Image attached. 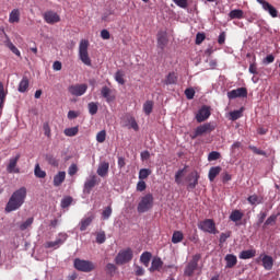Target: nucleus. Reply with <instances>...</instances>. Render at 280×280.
<instances>
[{
    "instance_id": "1",
    "label": "nucleus",
    "mask_w": 280,
    "mask_h": 280,
    "mask_svg": "<svg viewBox=\"0 0 280 280\" xmlns=\"http://www.w3.org/2000/svg\"><path fill=\"white\" fill-rule=\"evenodd\" d=\"M25 198H27V188L21 187L20 189L13 191L9 201L5 205V213H12V211H19L20 208L25 205Z\"/></svg>"
},
{
    "instance_id": "2",
    "label": "nucleus",
    "mask_w": 280,
    "mask_h": 280,
    "mask_svg": "<svg viewBox=\"0 0 280 280\" xmlns=\"http://www.w3.org/2000/svg\"><path fill=\"white\" fill-rule=\"evenodd\" d=\"M79 58L83 65H86V67H91V57H89V40L88 39H81L79 44Z\"/></svg>"
},
{
    "instance_id": "3",
    "label": "nucleus",
    "mask_w": 280,
    "mask_h": 280,
    "mask_svg": "<svg viewBox=\"0 0 280 280\" xmlns=\"http://www.w3.org/2000/svg\"><path fill=\"white\" fill-rule=\"evenodd\" d=\"M198 229L203 233H209L210 235H217L218 228L215 226V221L213 219H206L198 223Z\"/></svg>"
},
{
    "instance_id": "4",
    "label": "nucleus",
    "mask_w": 280,
    "mask_h": 280,
    "mask_svg": "<svg viewBox=\"0 0 280 280\" xmlns=\"http://www.w3.org/2000/svg\"><path fill=\"white\" fill-rule=\"evenodd\" d=\"M154 205V197L152 194H147L140 202L138 203V213H145L147 211H150Z\"/></svg>"
},
{
    "instance_id": "5",
    "label": "nucleus",
    "mask_w": 280,
    "mask_h": 280,
    "mask_svg": "<svg viewBox=\"0 0 280 280\" xmlns=\"http://www.w3.org/2000/svg\"><path fill=\"white\" fill-rule=\"evenodd\" d=\"M74 268L79 272H93L95 269V264L91 260H82L80 258L74 259Z\"/></svg>"
},
{
    "instance_id": "6",
    "label": "nucleus",
    "mask_w": 280,
    "mask_h": 280,
    "mask_svg": "<svg viewBox=\"0 0 280 280\" xmlns=\"http://www.w3.org/2000/svg\"><path fill=\"white\" fill-rule=\"evenodd\" d=\"M132 257H133L132 249L127 248V249L120 250L117 254L115 261L117 266H124V264H128L132 261Z\"/></svg>"
},
{
    "instance_id": "7",
    "label": "nucleus",
    "mask_w": 280,
    "mask_h": 280,
    "mask_svg": "<svg viewBox=\"0 0 280 280\" xmlns=\"http://www.w3.org/2000/svg\"><path fill=\"white\" fill-rule=\"evenodd\" d=\"M198 261H200V255H195L192 259L185 267V270H184L185 277H194V272L198 270Z\"/></svg>"
},
{
    "instance_id": "8",
    "label": "nucleus",
    "mask_w": 280,
    "mask_h": 280,
    "mask_svg": "<svg viewBox=\"0 0 280 280\" xmlns=\"http://www.w3.org/2000/svg\"><path fill=\"white\" fill-rule=\"evenodd\" d=\"M21 160V153H18L15 156L10 158L7 165L8 174H21V168L18 167L19 161Z\"/></svg>"
},
{
    "instance_id": "9",
    "label": "nucleus",
    "mask_w": 280,
    "mask_h": 280,
    "mask_svg": "<svg viewBox=\"0 0 280 280\" xmlns=\"http://www.w3.org/2000/svg\"><path fill=\"white\" fill-rule=\"evenodd\" d=\"M88 89H89V85H86L85 83L74 84L68 88V92L71 95H74V97H82V95L86 93Z\"/></svg>"
},
{
    "instance_id": "10",
    "label": "nucleus",
    "mask_w": 280,
    "mask_h": 280,
    "mask_svg": "<svg viewBox=\"0 0 280 280\" xmlns=\"http://www.w3.org/2000/svg\"><path fill=\"white\" fill-rule=\"evenodd\" d=\"M96 185H100V179H97V175H90V177L84 183L83 194H91Z\"/></svg>"
},
{
    "instance_id": "11",
    "label": "nucleus",
    "mask_w": 280,
    "mask_h": 280,
    "mask_svg": "<svg viewBox=\"0 0 280 280\" xmlns=\"http://www.w3.org/2000/svg\"><path fill=\"white\" fill-rule=\"evenodd\" d=\"M43 19L48 25H56L60 23V15L54 10H48L43 14Z\"/></svg>"
},
{
    "instance_id": "12",
    "label": "nucleus",
    "mask_w": 280,
    "mask_h": 280,
    "mask_svg": "<svg viewBox=\"0 0 280 280\" xmlns=\"http://www.w3.org/2000/svg\"><path fill=\"white\" fill-rule=\"evenodd\" d=\"M257 2L262 7V10H265V12H268V14L271 15L272 19H277V16H279V11L277 10V8L270 4V2L266 0H257Z\"/></svg>"
},
{
    "instance_id": "13",
    "label": "nucleus",
    "mask_w": 280,
    "mask_h": 280,
    "mask_svg": "<svg viewBox=\"0 0 280 280\" xmlns=\"http://www.w3.org/2000/svg\"><path fill=\"white\" fill-rule=\"evenodd\" d=\"M229 100H237V97H248V90L246 88H237L228 92Z\"/></svg>"
},
{
    "instance_id": "14",
    "label": "nucleus",
    "mask_w": 280,
    "mask_h": 280,
    "mask_svg": "<svg viewBox=\"0 0 280 280\" xmlns=\"http://www.w3.org/2000/svg\"><path fill=\"white\" fill-rule=\"evenodd\" d=\"M196 130L197 133L202 137V135H210V132H213V130H215V125L212 122H206L201 126H198Z\"/></svg>"
},
{
    "instance_id": "15",
    "label": "nucleus",
    "mask_w": 280,
    "mask_h": 280,
    "mask_svg": "<svg viewBox=\"0 0 280 280\" xmlns=\"http://www.w3.org/2000/svg\"><path fill=\"white\" fill-rule=\"evenodd\" d=\"M211 117V110L207 106H202L196 115V119L198 124H202V121H207V118Z\"/></svg>"
},
{
    "instance_id": "16",
    "label": "nucleus",
    "mask_w": 280,
    "mask_h": 280,
    "mask_svg": "<svg viewBox=\"0 0 280 280\" xmlns=\"http://www.w3.org/2000/svg\"><path fill=\"white\" fill-rule=\"evenodd\" d=\"M109 170H110V163L106 161H102L98 163L96 173L101 176V178H106V176H108Z\"/></svg>"
},
{
    "instance_id": "17",
    "label": "nucleus",
    "mask_w": 280,
    "mask_h": 280,
    "mask_svg": "<svg viewBox=\"0 0 280 280\" xmlns=\"http://www.w3.org/2000/svg\"><path fill=\"white\" fill-rule=\"evenodd\" d=\"M156 38L159 49H165V47H167V43H170V40L167 39V32L160 31L156 35Z\"/></svg>"
},
{
    "instance_id": "18",
    "label": "nucleus",
    "mask_w": 280,
    "mask_h": 280,
    "mask_svg": "<svg viewBox=\"0 0 280 280\" xmlns=\"http://www.w3.org/2000/svg\"><path fill=\"white\" fill-rule=\"evenodd\" d=\"M95 220V214L89 213L88 217L83 218L79 224L80 231H86L91 224H93V221Z\"/></svg>"
},
{
    "instance_id": "19",
    "label": "nucleus",
    "mask_w": 280,
    "mask_h": 280,
    "mask_svg": "<svg viewBox=\"0 0 280 280\" xmlns=\"http://www.w3.org/2000/svg\"><path fill=\"white\" fill-rule=\"evenodd\" d=\"M101 95L102 97H104L107 104H110V102H115V94H113L110 88L106 85L101 89Z\"/></svg>"
},
{
    "instance_id": "20",
    "label": "nucleus",
    "mask_w": 280,
    "mask_h": 280,
    "mask_svg": "<svg viewBox=\"0 0 280 280\" xmlns=\"http://www.w3.org/2000/svg\"><path fill=\"white\" fill-rule=\"evenodd\" d=\"M199 178H200V175L198 174V172L196 171L191 172L187 177L188 189H196Z\"/></svg>"
},
{
    "instance_id": "21",
    "label": "nucleus",
    "mask_w": 280,
    "mask_h": 280,
    "mask_svg": "<svg viewBox=\"0 0 280 280\" xmlns=\"http://www.w3.org/2000/svg\"><path fill=\"white\" fill-rule=\"evenodd\" d=\"M67 242V234H59V237L55 242H47L46 248H58L62 246V243Z\"/></svg>"
},
{
    "instance_id": "22",
    "label": "nucleus",
    "mask_w": 280,
    "mask_h": 280,
    "mask_svg": "<svg viewBox=\"0 0 280 280\" xmlns=\"http://www.w3.org/2000/svg\"><path fill=\"white\" fill-rule=\"evenodd\" d=\"M66 178H67V173L65 171L58 172L54 176V180H52L54 187H60V185H62V183H65Z\"/></svg>"
},
{
    "instance_id": "23",
    "label": "nucleus",
    "mask_w": 280,
    "mask_h": 280,
    "mask_svg": "<svg viewBox=\"0 0 280 280\" xmlns=\"http://www.w3.org/2000/svg\"><path fill=\"white\" fill-rule=\"evenodd\" d=\"M163 268V260L160 257L152 259L151 267L149 268L150 272H156Z\"/></svg>"
},
{
    "instance_id": "24",
    "label": "nucleus",
    "mask_w": 280,
    "mask_h": 280,
    "mask_svg": "<svg viewBox=\"0 0 280 280\" xmlns=\"http://www.w3.org/2000/svg\"><path fill=\"white\" fill-rule=\"evenodd\" d=\"M4 45H5V47H8V49H10V51H12V54H14L19 58H21V50H19V48H16V46H14L12 40H10V37L7 36V39L4 40Z\"/></svg>"
},
{
    "instance_id": "25",
    "label": "nucleus",
    "mask_w": 280,
    "mask_h": 280,
    "mask_svg": "<svg viewBox=\"0 0 280 280\" xmlns=\"http://www.w3.org/2000/svg\"><path fill=\"white\" fill-rule=\"evenodd\" d=\"M226 266L225 268H235L237 266V256L233 254H228L225 256Z\"/></svg>"
},
{
    "instance_id": "26",
    "label": "nucleus",
    "mask_w": 280,
    "mask_h": 280,
    "mask_svg": "<svg viewBox=\"0 0 280 280\" xmlns=\"http://www.w3.org/2000/svg\"><path fill=\"white\" fill-rule=\"evenodd\" d=\"M220 172H222V167L220 166H212L209 170V174H208V178L211 183H213V180H215V177L220 175Z\"/></svg>"
},
{
    "instance_id": "27",
    "label": "nucleus",
    "mask_w": 280,
    "mask_h": 280,
    "mask_svg": "<svg viewBox=\"0 0 280 280\" xmlns=\"http://www.w3.org/2000/svg\"><path fill=\"white\" fill-rule=\"evenodd\" d=\"M275 266V260L272 259V256L265 255L262 257V267L265 270H270Z\"/></svg>"
},
{
    "instance_id": "28",
    "label": "nucleus",
    "mask_w": 280,
    "mask_h": 280,
    "mask_svg": "<svg viewBox=\"0 0 280 280\" xmlns=\"http://www.w3.org/2000/svg\"><path fill=\"white\" fill-rule=\"evenodd\" d=\"M21 21V11L13 9L9 15V23H19Z\"/></svg>"
},
{
    "instance_id": "29",
    "label": "nucleus",
    "mask_w": 280,
    "mask_h": 280,
    "mask_svg": "<svg viewBox=\"0 0 280 280\" xmlns=\"http://www.w3.org/2000/svg\"><path fill=\"white\" fill-rule=\"evenodd\" d=\"M27 89H30V79H27V77H23L19 84L18 91L20 93H26Z\"/></svg>"
},
{
    "instance_id": "30",
    "label": "nucleus",
    "mask_w": 280,
    "mask_h": 280,
    "mask_svg": "<svg viewBox=\"0 0 280 280\" xmlns=\"http://www.w3.org/2000/svg\"><path fill=\"white\" fill-rule=\"evenodd\" d=\"M242 218H244V212L241 210H233L230 214L231 222H241Z\"/></svg>"
},
{
    "instance_id": "31",
    "label": "nucleus",
    "mask_w": 280,
    "mask_h": 280,
    "mask_svg": "<svg viewBox=\"0 0 280 280\" xmlns=\"http://www.w3.org/2000/svg\"><path fill=\"white\" fill-rule=\"evenodd\" d=\"M257 255V250L255 249H247L240 253V259H253Z\"/></svg>"
},
{
    "instance_id": "32",
    "label": "nucleus",
    "mask_w": 280,
    "mask_h": 280,
    "mask_svg": "<svg viewBox=\"0 0 280 280\" xmlns=\"http://www.w3.org/2000/svg\"><path fill=\"white\" fill-rule=\"evenodd\" d=\"M151 259H152V253H150V252H144L140 256V261H141V264H143V266H145V268H148V266H150Z\"/></svg>"
},
{
    "instance_id": "33",
    "label": "nucleus",
    "mask_w": 280,
    "mask_h": 280,
    "mask_svg": "<svg viewBox=\"0 0 280 280\" xmlns=\"http://www.w3.org/2000/svg\"><path fill=\"white\" fill-rule=\"evenodd\" d=\"M229 18L231 19V21L235 19H244V11L241 9H234L229 13Z\"/></svg>"
},
{
    "instance_id": "34",
    "label": "nucleus",
    "mask_w": 280,
    "mask_h": 280,
    "mask_svg": "<svg viewBox=\"0 0 280 280\" xmlns=\"http://www.w3.org/2000/svg\"><path fill=\"white\" fill-rule=\"evenodd\" d=\"M45 159L48 165H51L52 167H58V165H60V162L58 159H56V156H54V154H46Z\"/></svg>"
},
{
    "instance_id": "35",
    "label": "nucleus",
    "mask_w": 280,
    "mask_h": 280,
    "mask_svg": "<svg viewBox=\"0 0 280 280\" xmlns=\"http://www.w3.org/2000/svg\"><path fill=\"white\" fill-rule=\"evenodd\" d=\"M176 82H178V77L176 75V73L171 72L167 74L164 84L170 85V84H176Z\"/></svg>"
},
{
    "instance_id": "36",
    "label": "nucleus",
    "mask_w": 280,
    "mask_h": 280,
    "mask_svg": "<svg viewBox=\"0 0 280 280\" xmlns=\"http://www.w3.org/2000/svg\"><path fill=\"white\" fill-rule=\"evenodd\" d=\"M184 235H183V232H180V231H175L174 233H173V236H172V243L173 244H180V242H183V240H184Z\"/></svg>"
},
{
    "instance_id": "37",
    "label": "nucleus",
    "mask_w": 280,
    "mask_h": 280,
    "mask_svg": "<svg viewBox=\"0 0 280 280\" xmlns=\"http://www.w3.org/2000/svg\"><path fill=\"white\" fill-rule=\"evenodd\" d=\"M247 202H249V205H261V202H264V198L257 195H252L247 198Z\"/></svg>"
},
{
    "instance_id": "38",
    "label": "nucleus",
    "mask_w": 280,
    "mask_h": 280,
    "mask_svg": "<svg viewBox=\"0 0 280 280\" xmlns=\"http://www.w3.org/2000/svg\"><path fill=\"white\" fill-rule=\"evenodd\" d=\"M277 214H271L270 217H268V219L265 221L262 229H267V226H272L277 223Z\"/></svg>"
},
{
    "instance_id": "39",
    "label": "nucleus",
    "mask_w": 280,
    "mask_h": 280,
    "mask_svg": "<svg viewBox=\"0 0 280 280\" xmlns=\"http://www.w3.org/2000/svg\"><path fill=\"white\" fill-rule=\"evenodd\" d=\"M125 75H126V74L124 73V71L118 70V71L115 73V80H116V82H118V84H121V85L126 84V79H124Z\"/></svg>"
},
{
    "instance_id": "40",
    "label": "nucleus",
    "mask_w": 280,
    "mask_h": 280,
    "mask_svg": "<svg viewBox=\"0 0 280 280\" xmlns=\"http://www.w3.org/2000/svg\"><path fill=\"white\" fill-rule=\"evenodd\" d=\"M88 109L90 115H97V110H100V106L95 102H91L88 104Z\"/></svg>"
},
{
    "instance_id": "41",
    "label": "nucleus",
    "mask_w": 280,
    "mask_h": 280,
    "mask_svg": "<svg viewBox=\"0 0 280 280\" xmlns=\"http://www.w3.org/2000/svg\"><path fill=\"white\" fill-rule=\"evenodd\" d=\"M153 108H154V103H152V101H147L143 104V110H144L145 115H151Z\"/></svg>"
},
{
    "instance_id": "42",
    "label": "nucleus",
    "mask_w": 280,
    "mask_h": 280,
    "mask_svg": "<svg viewBox=\"0 0 280 280\" xmlns=\"http://www.w3.org/2000/svg\"><path fill=\"white\" fill-rule=\"evenodd\" d=\"M150 174H152V171L150 168H141L139 171V179L145 180V178H148V176H150Z\"/></svg>"
},
{
    "instance_id": "43",
    "label": "nucleus",
    "mask_w": 280,
    "mask_h": 280,
    "mask_svg": "<svg viewBox=\"0 0 280 280\" xmlns=\"http://www.w3.org/2000/svg\"><path fill=\"white\" fill-rule=\"evenodd\" d=\"M35 176L36 178H45L47 176V173L43 170H40V165L36 164L35 165Z\"/></svg>"
},
{
    "instance_id": "44",
    "label": "nucleus",
    "mask_w": 280,
    "mask_h": 280,
    "mask_svg": "<svg viewBox=\"0 0 280 280\" xmlns=\"http://www.w3.org/2000/svg\"><path fill=\"white\" fill-rule=\"evenodd\" d=\"M79 128L78 127H71V128H67L65 129V135L66 137H75V135H78L79 132Z\"/></svg>"
},
{
    "instance_id": "45",
    "label": "nucleus",
    "mask_w": 280,
    "mask_h": 280,
    "mask_svg": "<svg viewBox=\"0 0 280 280\" xmlns=\"http://www.w3.org/2000/svg\"><path fill=\"white\" fill-rule=\"evenodd\" d=\"M73 202V197L67 196L61 200V208L67 209L68 207H71V203Z\"/></svg>"
},
{
    "instance_id": "46",
    "label": "nucleus",
    "mask_w": 280,
    "mask_h": 280,
    "mask_svg": "<svg viewBox=\"0 0 280 280\" xmlns=\"http://www.w3.org/2000/svg\"><path fill=\"white\" fill-rule=\"evenodd\" d=\"M244 108H241L238 110H234L230 113V117L232 121H237V119L242 118V113Z\"/></svg>"
},
{
    "instance_id": "47",
    "label": "nucleus",
    "mask_w": 280,
    "mask_h": 280,
    "mask_svg": "<svg viewBox=\"0 0 280 280\" xmlns=\"http://www.w3.org/2000/svg\"><path fill=\"white\" fill-rule=\"evenodd\" d=\"M32 224H34V218H28L20 225V231H26V229H30V226H32Z\"/></svg>"
},
{
    "instance_id": "48",
    "label": "nucleus",
    "mask_w": 280,
    "mask_h": 280,
    "mask_svg": "<svg viewBox=\"0 0 280 280\" xmlns=\"http://www.w3.org/2000/svg\"><path fill=\"white\" fill-rule=\"evenodd\" d=\"M133 270L136 277H143V275H145V269L139 265H133Z\"/></svg>"
},
{
    "instance_id": "49",
    "label": "nucleus",
    "mask_w": 280,
    "mask_h": 280,
    "mask_svg": "<svg viewBox=\"0 0 280 280\" xmlns=\"http://www.w3.org/2000/svg\"><path fill=\"white\" fill-rule=\"evenodd\" d=\"M96 141L97 143H104L106 141V130H101L96 133Z\"/></svg>"
},
{
    "instance_id": "50",
    "label": "nucleus",
    "mask_w": 280,
    "mask_h": 280,
    "mask_svg": "<svg viewBox=\"0 0 280 280\" xmlns=\"http://www.w3.org/2000/svg\"><path fill=\"white\" fill-rule=\"evenodd\" d=\"M113 215V208L110 206L106 207L102 212L103 220H108Z\"/></svg>"
},
{
    "instance_id": "51",
    "label": "nucleus",
    "mask_w": 280,
    "mask_h": 280,
    "mask_svg": "<svg viewBox=\"0 0 280 280\" xmlns=\"http://www.w3.org/2000/svg\"><path fill=\"white\" fill-rule=\"evenodd\" d=\"M183 176H185V168L179 170V171L175 174V183H176L177 185H180V183H183V179H180V178H183Z\"/></svg>"
},
{
    "instance_id": "52",
    "label": "nucleus",
    "mask_w": 280,
    "mask_h": 280,
    "mask_svg": "<svg viewBox=\"0 0 280 280\" xmlns=\"http://www.w3.org/2000/svg\"><path fill=\"white\" fill-rule=\"evenodd\" d=\"M266 218H268V212L260 211L258 214L257 226H261V224H264L266 221Z\"/></svg>"
},
{
    "instance_id": "53",
    "label": "nucleus",
    "mask_w": 280,
    "mask_h": 280,
    "mask_svg": "<svg viewBox=\"0 0 280 280\" xmlns=\"http://www.w3.org/2000/svg\"><path fill=\"white\" fill-rule=\"evenodd\" d=\"M104 242H106V232H98L96 234V243L97 244H104Z\"/></svg>"
},
{
    "instance_id": "54",
    "label": "nucleus",
    "mask_w": 280,
    "mask_h": 280,
    "mask_svg": "<svg viewBox=\"0 0 280 280\" xmlns=\"http://www.w3.org/2000/svg\"><path fill=\"white\" fill-rule=\"evenodd\" d=\"M185 95H186L187 100H194V97L196 95V90H194L192 88H188L185 90Z\"/></svg>"
},
{
    "instance_id": "55",
    "label": "nucleus",
    "mask_w": 280,
    "mask_h": 280,
    "mask_svg": "<svg viewBox=\"0 0 280 280\" xmlns=\"http://www.w3.org/2000/svg\"><path fill=\"white\" fill-rule=\"evenodd\" d=\"M205 38H207V35H205V33H197L195 40L196 45H202Z\"/></svg>"
},
{
    "instance_id": "56",
    "label": "nucleus",
    "mask_w": 280,
    "mask_h": 280,
    "mask_svg": "<svg viewBox=\"0 0 280 280\" xmlns=\"http://www.w3.org/2000/svg\"><path fill=\"white\" fill-rule=\"evenodd\" d=\"M69 176H75L78 174V164H71L68 168Z\"/></svg>"
},
{
    "instance_id": "57",
    "label": "nucleus",
    "mask_w": 280,
    "mask_h": 280,
    "mask_svg": "<svg viewBox=\"0 0 280 280\" xmlns=\"http://www.w3.org/2000/svg\"><path fill=\"white\" fill-rule=\"evenodd\" d=\"M43 130H44L45 137H48V138L51 137V127H49V122H44Z\"/></svg>"
},
{
    "instance_id": "58",
    "label": "nucleus",
    "mask_w": 280,
    "mask_h": 280,
    "mask_svg": "<svg viewBox=\"0 0 280 280\" xmlns=\"http://www.w3.org/2000/svg\"><path fill=\"white\" fill-rule=\"evenodd\" d=\"M220 159V152L212 151L208 155V161H218Z\"/></svg>"
},
{
    "instance_id": "59",
    "label": "nucleus",
    "mask_w": 280,
    "mask_h": 280,
    "mask_svg": "<svg viewBox=\"0 0 280 280\" xmlns=\"http://www.w3.org/2000/svg\"><path fill=\"white\" fill-rule=\"evenodd\" d=\"M231 237V231H228L225 233H221L219 242L220 244H224V242H226V240Z\"/></svg>"
},
{
    "instance_id": "60",
    "label": "nucleus",
    "mask_w": 280,
    "mask_h": 280,
    "mask_svg": "<svg viewBox=\"0 0 280 280\" xmlns=\"http://www.w3.org/2000/svg\"><path fill=\"white\" fill-rule=\"evenodd\" d=\"M117 270V267L114 264H107L106 265V271L108 275H115V271Z\"/></svg>"
},
{
    "instance_id": "61",
    "label": "nucleus",
    "mask_w": 280,
    "mask_h": 280,
    "mask_svg": "<svg viewBox=\"0 0 280 280\" xmlns=\"http://www.w3.org/2000/svg\"><path fill=\"white\" fill-rule=\"evenodd\" d=\"M129 124L132 130H136V131L139 130V124H137V120L135 119V117L129 118Z\"/></svg>"
},
{
    "instance_id": "62",
    "label": "nucleus",
    "mask_w": 280,
    "mask_h": 280,
    "mask_svg": "<svg viewBox=\"0 0 280 280\" xmlns=\"http://www.w3.org/2000/svg\"><path fill=\"white\" fill-rule=\"evenodd\" d=\"M101 37L103 40H109L110 39V32L108 30L101 31Z\"/></svg>"
},
{
    "instance_id": "63",
    "label": "nucleus",
    "mask_w": 280,
    "mask_h": 280,
    "mask_svg": "<svg viewBox=\"0 0 280 280\" xmlns=\"http://www.w3.org/2000/svg\"><path fill=\"white\" fill-rule=\"evenodd\" d=\"M175 4L178 5V8H183L185 10V8H187V0H173Z\"/></svg>"
},
{
    "instance_id": "64",
    "label": "nucleus",
    "mask_w": 280,
    "mask_h": 280,
    "mask_svg": "<svg viewBox=\"0 0 280 280\" xmlns=\"http://www.w3.org/2000/svg\"><path fill=\"white\" fill-rule=\"evenodd\" d=\"M145 187H147L145 182L140 180L137 184V191H145Z\"/></svg>"
}]
</instances>
